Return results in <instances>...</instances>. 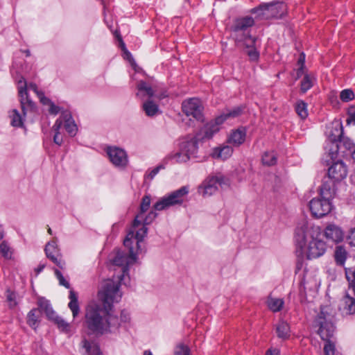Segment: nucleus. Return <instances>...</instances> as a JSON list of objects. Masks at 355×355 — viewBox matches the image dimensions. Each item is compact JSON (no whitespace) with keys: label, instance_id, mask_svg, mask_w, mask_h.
Returning <instances> with one entry per match:
<instances>
[{"label":"nucleus","instance_id":"54","mask_svg":"<svg viewBox=\"0 0 355 355\" xmlns=\"http://www.w3.org/2000/svg\"><path fill=\"white\" fill-rule=\"evenodd\" d=\"M130 320V313L125 310H123L121 313L120 320L119 319V323H127Z\"/></svg>","mask_w":355,"mask_h":355},{"label":"nucleus","instance_id":"26","mask_svg":"<svg viewBox=\"0 0 355 355\" xmlns=\"http://www.w3.org/2000/svg\"><path fill=\"white\" fill-rule=\"evenodd\" d=\"M275 330L278 338L282 340L288 339L291 336L289 324L283 320L279 321L276 325Z\"/></svg>","mask_w":355,"mask_h":355},{"label":"nucleus","instance_id":"7","mask_svg":"<svg viewBox=\"0 0 355 355\" xmlns=\"http://www.w3.org/2000/svg\"><path fill=\"white\" fill-rule=\"evenodd\" d=\"M189 193V187L183 186L168 196L159 199L154 205V209L162 211L175 205H181L185 201L188 193Z\"/></svg>","mask_w":355,"mask_h":355},{"label":"nucleus","instance_id":"61","mask_svg":"<svg viewBox=\"0 0 355 355\" xmlns=\"http://www.w3.org/2000/svg\"><path fill=\"white\" fill-rule=\"evenodd\" d=\"M114 34H115L116 37H117V39H118V40H119V41L120 46L121 47L122 50H123V51H125V50H127V49H126V48H125V44H124V42H123V40H122V39H121V37L120 35L118 33V32H117V31H116Z\"/></svg>","mask_w":355,"mask_h":355},{"label":"nucleus","instance_id":"10","mask_svg":"<svg viewBox=\"0 0 355 355\" xmlns=\"http://www.w3.org/2000/svg\"><path fill=\"white\" fill-rule=\"evenodd\" d=\"M106 153L115 167L124 169L128 166V156L125 150L116 146H109L106 148Z\"/></svg>","mask_w":355,"mask_h":355},{"label":"nucleus","instance_id":"41","mask_svg":"<svg viewBox=\"0 0 355 355\" xmlns=\"http://www.w3.org/2000/svg\"><path fill=\"white\" fill-rule=\"evenodd\" d=\"M11 125L15 127H21L23 125V119L17 110H13L10 115Z\"/></svg>","mask_w":355,"mask_h":355},{"label":"nucleus","instance_id":"14","mask_svg":"<svg viewBox=\"0 0 355 355\" xmlns=\"http://www.w3.org/2000/svg\"><path fill=\"white\" fill-rule=\"evenodd\" d=\"M18 92L21 110L24 115H26L28 111H33L35 109V104L28 97L27 83L23 78L18 81Z\"/></svg>","mask_w":355,"mask_h":355},{"label":"nucleus","instance_id":"37","mask_svg":"<svg viewBox=\"0 0 355 355\" xmlns=\"http://www.w3.org/2000/svg\"><path fill=\"white\" fill-rule=\"evenodd\" d=\"M335 260L336 263L340 266H343L347 257V252L343 246H337L335 250Z\"/></svg>","mask_w":355,"mask_h":355},{"label":"nucleus","instance_id":"24","mask_svg":"<svg viewBox=\"0 0 355 355\" xmlns=\"http://www.w3.org/2000/svg\"><path fill=\"white\" fill-rule=\"evenodd\" d=\"M80 347L84 350L83 352L89 355H101L102 352L97 343L83 339L80 343Z\"/></svg>","mask_w":355,"mask_h":355},{"label":"nucleus","instance_id":"43","mask_svg":"<svg viewBox=\"0 0 355 355\" xmlns=\"http://www.w3.org/2000/svg\"><path fill=\"white\" fill-rule=\"evenodd\" d=\"M263 164L271 166L274 165L277 162L276 155L273 152H266L262 157Z\"/></svg>","mask_w":355,"mask_h":355},{"label":"nucleus","instance_id":"15","mask_svg":"<svg viewBox=\"0 0 355 355\" xmlns=\"http://www.w3.org/2000/svg\"><path fill=\"white\" fill-rule=\"evenodd\" d=\"M148 232V228L144 225H139L137 227L132 228L128 232L125 239H124L123 244L125 247H132V239L137 241V248L139 249V243L143 241Z\"/></svg>","mask_w":355,"mask_h":355},{"label":"nucleus","instance_id":"59","mask_svg":"<svg viewBox=\"0 0 355 355\" xmlns=\"http://www.w3.org/2000/svg\"><path fill=\"white\" fill-rule=\"evenodd\" d=\"M280 354V350L276 347H270L268 349L266 353V355H279Z\"/></svg>","mask_w":355,"mask_h":355},{"label":"nucleus","instance_id":"1","mask_svg":"<svg viewBox=\"0 0 355 355\" xmlns=\"http://www.w3.org/2000/svg\"><path fill=\"white\" fill-rule=\"evenodd\" d=\"M122 296L119 285L113 281H105L98 293V300L87 305L85 324L89 334L101 336L117 329L119 321L114 313L113 304Z\"/></svg>","mask_w":355,"mask_h":355},{"label":"nucleus","instance_id":"50","mask_svg":"<svg viewBox=\"0 0 355 355\" xmlns=\"http://www.w3.org/2000/svg\"><path fill=\"white\" fill-rule=\"evenodd\" d=\"M248 50L247 51V53L250 57L251 60L255 61L257 60L259 58V53L256 50V42L254 44L252 47L247 48Z\"/></svg>","mask_w":355,"mask_h":355},{"label":"nucleus","instance_id":"6","mask_svg":"<svg viewBox=\"0 0 355 355\" xmlns=\"http://www.w3.org/2000/svg\"><path fill=\"white\" fill-rule=\"evenodd\" d=\"M287 10L286 5L283 2H275L261 4L258 8L252 10L255 14V19L258 20L280 18Z\"/></svg>","mask_w":355,"mask_h":355},{"label":"nucleus","instance_id":"3","mask_svg":"<svg viewBox=\"0 0 355 355\" xmlns=\"http://www.w3.org/2000/svg\"><path fill=\"white\" fill-rule=\"evenodd\" d=\"M329 309L327 306L321 308L313 322V327L318 328V334L326 341L324 345V355H334L336 351L334 343L329 340L335 332L333 315L329 313Z\"/></svg>","mask_w":355,"mask_h":355},{"label":"nucleus","instance_id":"40","mask_svg":"<svg viewBox=\"0 0 355 355\" xmlns=\"http://www.w3.org/2000/svg\"><path fill=\"white\" fill-rule=\"evenodd\" d=\"M175 355H189L190 353H193V351L190 349L189 347L183 343H179L174 349Z\"/></svg>","mask_w":355,"mask_h":355},{"label":"nucleus","instance_id":"51","mask_svg":"<svg viewBox=\"0 0 355 355\" xmlns=\"http://www.w3.org/2000/svg\"><path fill=\"white\" fill-rule=\"evenodd\" d=\"M15 294L10 292L9 290L6 291V300L9 303V306L12 308L16 306L17 302L15 301Z\"/></svg>","mask_w":355,"mask_h":355},{"label":"nucleus","instance_id":"62","mask_svg":"<svg viewBox=\"0 0 355 355\" xmlns=\"http://www.w3.org/2000/svg\"><path fill=\"white\" fill-rule=\"evenodd\" d=\"M304 59H305V55L304 53H302L299 58L298 62L302 67H304Z\"/></svg>","mask_w":355,"mask_h":355},{"label":"nucleus","instance_id":"42","mask_svg":"<svg viewBox=\"0 0 355 355\" xmlns=\"http://www.w3.org/2000/svg\"><path fill=\"white\" fill-rule=\"evenodd\" d=\"M295 110L297 114L302 118L305 119L308 116L306 104L303 101H299L295 106Z\"/></svg>","mask_w":355,"mask_h":355},{"label":"nucleus","instance_id":"64","mask_svg":"<svg viewBox=\"0 0 355 355\" xmlns=\"http://www.w3.org/2000/svg\"><path fill=\"white\" fill-rule=\"evenodd\" d=\"M45 267V264H40L37 267V268L36 269V272L37 273H39Z\"/></svg>","mask_w":355,"mask_h":355},{"label":"nucleus","instance_id":"20","mask_svg":"<svg viewBox=\"0 0 355 355\" xmlns=\"http://www.w3.org/2000/svg\"><path fill=\"white\" fill-rule=\"evenodd\" d=\"M324 234L327 239L335 243L341 241L343 238L341 229L334 224H330L326 227Z\"/></svg>","mask_w":355,"mask_h":355},{"label":"nucleus","instance_id":"60","mask_svg":"<svg viewBox=\"0 0 355 355\" xmlns=\"http://www.w3.org/2000/svg\"><path fill=\"white\" fill-rule=\"evenodd\" d=\"M31 89L33 90L38 96V94H41L42 92L38 90V88L37 85L35 83H30L29 85H27V89Z\"/></svg>","mask_w":355,"mask_h":355},{"label":"nucleus","instance_id":"49","mask_svg":"<svg viewBox=\"0 0 355 355\" xmlns=\"http://www.w3.org/2000/svg\"><path fill=\"white\" fill-rule=\"evenodd\" d=\"M348 118L347 119V125L355 124V105H352L348 109Z\"/></svg>","mask_w":355,"mask_h":355},{"label":"nucleus","instance_id":"33","mask_svg":"<svg viewBox=\"0 0 355 355\" xmlns=\"http://www.w3.org/2000/svg\"><path fill=\"white\" fill-rule=\"evenodd\" d=\"M41 311L38 309H32L27 315V323L33 329H36L40 322Z\"/></svg>","mask_w":355,"mask_h":355},{"label":"nucleus","instance_id":"16","mask_svg":"<svg viewBox=\"0 0 355 355\" xmlns=\"http://www.w3.org/2000/svg\"><path fill=\"white\" fill-rule=\"evenodd\" d=\"M347 167L343 162L338 161L329 168L327 177L338 182L344 179L347 176Z\"/></svg>","mask_w":355,"mask_h":355},{"label":"nucleus","instance_id":"35","mask_svg":"<svg viewBox=\"0 0 355 355\" xmlns=\"http://www.w3.org/2000/svg\"><path fill=\"white\" fill-rule=\"evenodd\" d=\"M345 276L349 283L348 291L355 296V267L346 268Z\"/></svg>","mask_w":355,"mask_h":355},{"label":"nucleus","instance_id":"30","mask_svg":"<svg viewBox=\"0 0 355 355\" xmlns=\"http://www.w3.org/2000/svg\"><path fill=\"white\" fill-rule=\"evenodd\" d=\"M245 134L244 128H239L232 132L228 139V141L235 146H239L244 142Z\"/></svg>","mask_w":355,"mask_h":355},{"label":"nucleus","instance_id":"31","mask_svg":"<svg viewBox=\"0 0 355 355\" xmlns=\"http://www.w3.org/2000/svg\"><path fill=\"white\" fill-rule=\"evenodd\" d=\"M142 107L145 114L150 117L155 116L160 113L158 105L151 99L144 102Z\"/></svg>","mask_w":355,"mask_h":355},{"label":"nucleus","instance_id":"18","mask_svg":"<svg viewBox=\"0 0 355 355\" xmlns=\"http://www.w3.org/2000/svg\"><path fill=\"white\" fill-rule=\"evenodd\" d=\"M59 119L62 120V124L64 123V128L67 133L71 137L75 136L78 131V127L73 119L71 113L67 111H64L62 112Z\"/></svg>","mask_w":355,"mask_h":355},{"label":"nucleus","instance_id":"25","mask_svg":"<svg viewBox=\"0 0 355 355\" xmlns=\"http://www.w3.org/2000/svg\"><path fill=\"white\" fill-rule=\"evenodd\" d=\"M190 158L189 156L183 151L181 150V148L179 146V149L176 151L171 152L169 153L165 158L164 162H167L170 160H174L176 163H184L189 161Z\"/></svg>","mask_w":355,"mask_h":355},{"label":"nucleus","instance_id":"52","mask_svg":"<svg viewBox=\"0 0 355 355\" xmlns=\"http://www.w3.org/2000/svg\"><path fill=\"white\" fill-rule=\"evenodd\" d=\"M55 321L59 328L63 331H67L69 328V324L66 322L62 318L58 317L57 315L53 319Z\"/></svg>","mask_w":355,"mask_h":355},{"label":"nucleus","instance_id":"9","mask_svg":"<svg viewBox=\"0 0 355 355\" xmlns=\"http://www.w3.org/2000/svg\"><path fill=\"white\" fill-rule=\"evenodd\" d=\"M243 107H236L232 110H227L220 116H217L213 122L209 123L205 130V137L209 139L213 135L219 130V125L225 121L236 118L243 112Z\"/></svg>","mask_w":355,"mask_h":355},{"label":"nucleus","instance_id":"63","mask_svg":"<svg viewBox=\"0 0 355 355\" xmlns=\"http://www.w3.org/2000/svg\"><path fill=\"white\" fill-rule=\"evenodd\" d=\"M303 69H304V67L300 66V67L297 71V78H299L303 74V73H304Z\"/></svg>","mask_w":355,"mask_h":355},{"label":"nucleus","instance_id":"39","mask_svg":"<svg viewBox=\"0 0 355 355\" xmlns=\"http://www.w3.org/2000/svg\"><path fill=\"white\" fill-rule=\"evenodd\" d=\"M314 77L311 74H305L302 82L300 91L302 93H305L307 90L312 87L313 85Z\"/></svg>","mask_w":355,"mask_h":355},{"label":"nucleus","instance_id":"46","mask_svg":"<svg viewBox=\"0 0 355 355\" xmlns=\"http://www.w3.org/2000/svg\"><path fill=\"white\" fill-rule=\"evenodd\" d=\"M340 99L344 102H348L354 98V94L352 89H344L340 94Z\"/></svg>","mask_w":355,"mask_h":355},{"label":"nucleus","instance_id":"13","mask_svg":"<svg viewBox=\"0 0 355 355\" xmlns=\"http://www.w3.org/2000/svg\"><path fill=\"white\" fill-rule=\"evenodd\" d=\"M182 111L187 116H192L197 121L202 120V105L198 98H193L184 101L182 105Z\"/></svg>","mask_w":355,"mask_h":355},{"label":"nucleus","instance_id":"44","mask_svg":"<svg viewBox=\"0 0 355 355\" xmlns=\"http://www.w3.org/2000/svg\"><path fill=\"white\" fill-rule=\"evenodd\" d=\"M337 141H338V144H336V148L337 149L340 148H342V146H343L345 148L351 150L354 148V144L352 143V141L347 138H344L343 136Z\"/></svg>","mask_w":355,"mask_h":355},{"label":"nucleus","instance_id":"34","mask_svg":"<svg viewBox=\"0 0 355 355\" xmlns=\"http://www.w3.org/2000/svg\"><path fill=\"white\" fill-rule=\"evenodd\" d=\"M62 126V120L61 119H58L52 127V131L54 132L53 142L58 146H61L63 143V137L60 135V129Z\"/></svg>","mask_w":355,"mask_h":355},{"label":"nucleus","instance_id":"28","mask_svg":"<svg viewBox=\"0 0 355 355\" xmlns=\"http://www.w3.org/2000/svg\"><path fill=\"white\" fill-rule=\"evenodd\" d=\"M150 205V197L149 196H145L143 197L141 205H140V211L139 213L135 216V218L133 221V227H136L139 225L141 224V220L140 218H141V215L145 213Z\"/></svg>","mask_w":355,"mask_h":355},{"label":"nucleus","instance_id":"32","mask_svg":"<svg viewBox=\"0 0 355 355\" xmlns=\"http://www.w3.org/2000/svg\"><path fill=\"white\" fill-rule=\"evenodd\" d=\"M69 298L70 302L68 304V307L72 312L73 318H76L80 313V306L78 300L77 294L73 290L69 292Z\"/></svg>","mask_w":355,"mask_h":355},{"label":"nucleus","instance_id":"12","mask_svg":"<svg viewBox=\"0 0 355 355\" xmlns=\"http://www.w3.org/2000/svg\"><path fill=\"white\" fill-rule=\"evenodd\" d=\"M44 251L48 259H49L54 264H55L59 268H65V261L62 259V255L60 252L57 244V239L48 242L45 246Z\"/></svg>","mask_w":355,"mask_h":355},{"label":"nucleus","instance_id":"57","mask_svg":"<svg viewBox=\"0 0 355 355\" xmlns=\"http://www.w3.org/2000/svg\"><path fill=\"white\" fill-rule=\"evenodd\" d=\"M161 168L162 166L155 167L147 175V177L151 180L153 179V178L159 173Z\"/></svg>","mask_w":355,"mask_h":355},{"label":"nucleus","instance_id":"53","mask_svg":"<svg viewBox=\"0 0 355 355\" xmlns=\"http://www.w3.org/2000/svg\"><path fill=\"white\" fill-rule=\"evenodd\" d=\"M124 53H125V58L127 59L132 67L135 69V71H139V67L137 65L135 61L134 60L133 58L132 57V55L130 54V53L128 51V50H125V51H124Z\"/></svg>","mask_w":355,"mask_h":355},{"label":"nucleus","instance_id":"48","mask_svg":"<svg viewBox=\"0 0 355 355\" xmlns=\"http://www.w3.org/2000/svg\"><path fill=\"white\" fill-rule=\"evenodd\" d=\"M55 275L57 277V279L59 281V284L63 286H64L67 288H69L70 287L69 283L64 279L62 273L58 270L54 269Z\"/></svg>","mask_w":355,"mask_h":355},{"label":"nucleus","instance_id":"11","mask_svg":"<svg viewBox=\"0 0 355 355\" xmlns=\"http://www.w3.org/2000/svg\"><path fill=\"white\" fill-rule=\"evenodd\" d=\"M309 208L313 216L321 218L331 211L332 205L330 200L320 197L312 199L309 202Z\"/></svg>","mask_w":355,"mask_h":355},{"label":"nucleus","instance_id":"47","mask_svg":"<svg viewBox=\"0 0 355 355\" xmlns=\"http://www.w3.org/2000/svg\"><path fill=\"white\" fill-rule=\"evenodd\" d=\"M157 214L154 211H150L148 213V214L145 217V218H143V215H141V218L140 220H141V223L140 225H149L153 222V220L156 218Z\"/></svg>","mask_w":355,"mask_h":355},{"label":"nucleus","instance_id":"55","mask_svg":"<svg viewBox=\"0 0 355 355\" xmlns=\"http://www.w3.org/2000/svg\"><path fill=\"white\" fill-rule=\"evenodd\" d=\"M37 97L40 98V102L44 105H49L51 103H52V101L49 98L44 96L43 92H42L41 94H38Z\"/></svg>","mask_w":355,"mask_h":355},{"label":"nucleus","instance_id":"36","mask_svg":"<svg viewBox=\"0 0 355 355\" xmlns=\"http://www.w3.org/2000/svg\"><path fill=\"white\" fill-rule=\"evenodd\" d=\"M39 306L41 312H44L49 319L53 320L56 316L55 313L47 300H40L39 301Z\"/></svg>","mask_w":355,"mask_h":355},{"label":"nucleus","instance_id":"38","mask_svg":"<svg viewBox=\"0 0 355 355\" xmlns=\"http://www.w3.org/2000/svg\"><path fill=\"white\" fill-rule=\"evenodd\" d=\"M267 302L269 309L273 312L280 311L284 303L282 299L271 297H268Z\"/></svg>","mask_w":355,"mask_h":355},{"label":"nucleus","instance_id":"22","mask_svg":"<svg viewBox=\"0 0 355 355\" xmlns=\"http://www.w3.org/2000/svg\"><path fill=\"white\" fill-rule=\"evenodd\" d=\"M181 150H183L191 159L195 157L198 152V139L195 137L185 140L180 144Z\"/></svg>","mask_w":355,"mask_h":355},{"label":"nucleus","instance_id":"56","mask_svg":"<svg viewBox=\"0 0 355 355\" xmlns=\"http://www.w3.org/2000/svg\"><path fill=\"white\" fill-rule=\"evenodd\" d=\"M49 112L51 114H57L60 112V107L56 106L53 102L49 105Z\"/></svg>","mask_w":355,"mask_h":355},{"label":"nucleus","instance_id":"17","mask_svg":"<svg viewBox=\"0 0 355 355\" xmlns=\"http://www.w3.org/2000/svg\"><path fill=\"white\" fill-rule=\"evenodd\" d=\"M335 182L336 181L325 176L320 188V197L331 200L335 194Z\"/></svg>","mask_w":355,"mask_h":355},{"label":"nucleus","instance_id":"58","mask_svg":"<svg viewBox=\"0 0 355 355\" xmlns=\"http://www.w3.org/2000/svg\"><path fill=\"white\" fill-rule=\"evenodd\" d=\"M349 243L352 245L355 246V228L352 230L350 232V234L348 236Z\"/></svg>","mask_w":355,"mask_h":355},{"label":"nucleus","instance_id":"45","mask_svg":"<svg viewBox=\"0 0 355 355\" xmlns=\"http://www.w3.org/2000/svg\"><path fill=\"white\" fill-rule=\"evenodd\" d=\"M0 253L7 259H11L12 251L6 241H3L0 245Z\"/></svg>","mask_w":355,"mask_h":355},{"label":"nucleus","instance_id":"4","mask_svg":"<svg viewBox=\"0 0 355 355\" xmlns=\"http://www.w3.org/2000/svg\"><path fill=\"white\" fill-rule=\"evenodd\" d=\"M254 20L251 17H245L236 19L231 28L232 37L238 44L245 48L252 47L257 38L250 35V28L253 26Z\"/></svg>","mask_w":355,"mask_h":355},{"label":"nucleus","instance_id":"8","mask_svg":"<svg viewBox=\"0 0 355 355\" xmlns=\"http://www.w3.org/2000/svg\"><path fill=\"white\" fill-rule=\"evenodd\" d=\"M230 181L222 175L209 176L198 188V192L203 197H209L215 193L218 188L228 187Z\"/></svg>","mask_w":355,"mask_h":355},{"label":"nucleus","instance_id":"21","mask_svg":"<svg viewBox=\"0 0 355 355\" xmlns=\"http://www.w3.org/2000/svg\"><path fill=\"white\" fill-rule=\"evenodd\" d=\"M137 88L140 93H142L143 96H146L149 98L156 97L158 99H162L167 96L166 92L158 94L157 90H154L142 80L137 83Z\"/></svg>","mask_w":355,"mask_h":355},{"label":"nucleus","instance_id":"29","mask_svg":"<svg viewBox=\"0 0 355 355\" xmlns=\"http://www.w3.org/2000/svg\"><path fill=\"white\" fill-rule=\"evenodd\" d=\"M320 285V282L314 275L306 274L302 282V286L304 291H316Z\"/></svg>","mask_w":355,"mask_h":355},{"label":"nucleus","instance_id":"2","mask_svg":"<svg viewBox=\"0 0 355 355\" xmlns=\"http://www.w3.org/2000/svg\"><path fill=\"white\" fill-rule=\"evenodd\" d=\"M295 240L300 254L308 259L319 258L327 250L326 243L320 238L319 227L314 226L305 218L297 224Z\"/></svg>","mask_w":355,"mask_h":355},{"label":"nucleus","instance_id":"23","mask_svg":"<svg viewBox=\"0 0 355 355\" xmlns=\"http://www.w3.org/2000/svg\"><path fill=\"white\" fill-rule=\"evenodd\" d=\"M232 153L233 150L230 146H220L213 149L211 156L215 159L225 160L229 158Z\"/></svg>","mask_w":355,"mask_h":355},{"label":"nucleus","instance_id":"5","mask_svg":"<svg viewBox=\"0 0 355 355\" xmlns=\"http://www.w3.org/2000/svg\"><path fill=\"white\" fill-rule=\"evenodd\" d=\"M128 248L129 249L128 255L123 252L118 250L114 257L111 259L113 270L117 272L118 275L116 277L114 275L113 279H107V281H113L119 285V287L124 280L125 276L128 275V266L135 263L137 259L133 248L130 246Z\"/></svg>","mask_w":355,"mask_h":355},{"label":"nucleus","instance_id":"27","mask_svg":"<svg viewBox=\"0 0 355 355\" xmlns=\"http://www.w3.org/2000/svg\"><path fill=\"white\" fill-rule=\"evenodd\" d=\"M343 135V128L340 121H335L331 123V130L329 134L330 140L333 142L337 141Z\"/></svg>","mask_w":355,"mask_h":355},{"label":"nucleus","instance_id":"19","mask_svg":"<svg viewBox=\"0 0 355 355\" xmlns=\"http://www.w3.org/2000/svg\"><path fill=\"white\" fill-rule=\"evenodd\" d=\"M350 293L352 291H347L340 306L342 313L346 315L355 314V298L351 296Z\"/></svg>","mask_w":355,"mask_h":355}]
</instances>
